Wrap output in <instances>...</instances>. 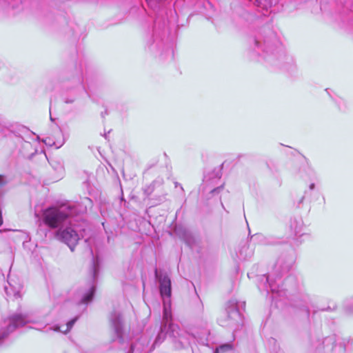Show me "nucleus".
Here are the masks:
<instances>
[{
    "label": "nucleus",
    "instance_id": "obj_13",
    "mask_svg": "<svg viewBox=\"0 0 353 353\" xmlns=\"http://www.w3.org/2000/svg\"><path fill=\"white\" fill-rule=\"evenodd\" d=\"M99 269V261L97 258H94L92 261V276L95 278Z\"/></svg>",
    "mask_w": 353,
    "mask_h": 353
},
{
    "label": "nucleus",
    "instance_id": "obj_2",
    "mask_svg": "<svg viewBox=\"0 0 353 353\" xmlns=\"http://www.w3.org/2000/svg\"><path fill=\"white\" fill-rule=\"evenodd\" d=\"M78 213L77 207L62 205L59 208H49L43 213L44 223L51 228H62L64 225H72V219Z\"/></svg>",
    "mask_w": 353,
    "mask_h": 353
},
{
    "label": "nucleus",
    "instance_id": "obj_17",
    "mask_svg": "<svg viewBox=\"0 0 353 353\" xmlns=\"http://www.w3.org/2000/svg\"><path fill=\"white\" fill-rule=\"evenodd\" d=\"M76 98L73 96H68L64 98V102L65 103H72L75 101Z\"/></svg>",
    "mask_w": 353,
    "mask_h": 353
},
{
    "label": "nucleus",
    "instance_id": "obj_3",
    "mask_svg": "<svg viewBox=\"0 0 353 353\" xmlns=\"http://www.w3.org/2000/svg\"><path fill=\"white\" fill-rule=\"evenodd\" d=\"M254 44L256 52L268 61L274 62L285 56L281 44L273 34L270 37L265 38L263 41L255 40Z\"/></svg>",
    "mask_w": 353,
    "mask_h": 353
},
{
    "label": "nucleus",
    "instance_id": "obj_9",
    "mask_svg": "<svg viewBox=\"0 0 353 353\" xmlns=\"http://www.w3.org/2000/svg\"><path fill=\"white\" fill-rule=\"evenodd\" d=\"M228 304L229 309H244L246 306L244 301H239L236 299L230 300Z\"/></svg>",
    "mask_w": 353,
    "mask_h": 353
},
{
    "label": "nucleus",
    "instance_id": "obj_24",
    "mask_svg": "<svg viewBox=\"0 0 353 353\" xmlns=\"http://www.w3.org/2000/svg\"><path fill=\"white\" fill-rule=\"evenodd\" d=\"M338 99H339V103H341V102H342V101H343V100L341 99V98H339Z\"/></svg>",
    "mask_w": 353,
    "mask_h": 353
},
{
    "label": "nucleus",
    "instance_id": "obj_4",
    "mask_svg": "<svg viewBox=\"0 0 353 353\" xmlns=\"http://www.w3.org/2000/svg\"><path fill=\"white\" fill-rule=\"evenodd\" d=\"M155 276L159 282L160 294L162 297L163 308L170 309L171 307V281L169 276L164 274H159L155 270Z\"/></svg>",
    "mask_w": 353,
    "mask_h": 353
},
{
    "label": "nucleus",
    "instance_id": "obj_11",
    "mask_svg": "<svg viewBox=\"0 0 353 353\" xmlns=\"http://www.w3.org/2000/svg\"><path fill=\"white\" fill-rule=\"evenodd\" d=\"M77 318L76 317V318L70 320V321H68L66 324V328L65 330H61L60 327L56 326L54 328V330L59 331V332H61L63 333H67L71 330V328L72 327L73 325L77 321Z\"/></svg>",
    "mask_w": 353,
    "mask_h": 353
},
{
    "label": "nucleus",
    "instance_id": "obj_6",
    "mask_svg": "<svg viewBox=\"0 0 353 353\" xmlns=\"http://www.w3.org/2000/svg\"><path fill=\"white\" fill-rule=\"evenodd\" d=\"M22 285L17 283L15 281L11 279L8 285L5 286V292L9 300H15L21 296Z\"/></svg>",
    "mask_w": 353,
    "mask_h": 353
},
{
    "label": "nucleus",
    "instance_id": "obj_1",
    "mask_svg": "<svg viewBox=\"0 0 353 353\" xmlns=\"http://www.w3.org/2000/svg\"><path fill=\"white\" fill-rule=\"evenodd\" d=\"M292 265V260L285 263L283 259H279L275 264L273 271L268 276L263 275L261 279L259 288L260 290L263 289L267 292L270 288L272 292V306L275 307H284L290 301L287 296V290L280 288L279 285L276 282L290 271Z\"/></svg>",
    "mask_w": 353,
    "mask_h": 353
},
{
    "label": "nucleus",
    "instance_id": "obj_23",
    "mask_svg": "<svg viewBox=\"0 0 353 353\" xmlns=\"http://www.w3.org/2000/svg\"><path fill=\"white\" fill-rule=\"evenodd\" d=\"M289 279H290V278H288V279H285V285H287V283H288V280H289Z\"/></svg>",
    "mask_w": 353,
    "mask_h": 353
},
{
    "label": "nucleus",
    "instance_id": "obj_12",
    "mask_svg": "<svg viewBox=\"0 0 353 353\" xmlns=\"http://www.w3.org/2000/svg\"><path fill=\"white\" fill-rule=\"evenodd\" d=\"M11 322L12 325H10V327H12L13 328L23 325L25 323V321L20 316L12 318Z\"/></svg>",
    "mask_w": 353,
    "mask_h": 353
},
{
    "label": "nucleus",
    "instance_id": "obj_8",
    "mask_svg": "<svg viewBox=\"0 0 353 353\" xmlns=\"http://www.w3.org/2000/svg\"><path fill=\"white\" fill-rule=\"evenodd\" d=\"M94 292L95 288L92 285L89 288L88 292L83 295H78L75 297L74 301L77 304H87L92 301Z\"/></svg>",
    "mask_w": 353,
    "mask_h": 353
},
{
    "label": "nucleus",
    "instance_id": "obj_25",
    "mask_svg": "<svg viewBox=\"0 0 353 353\" xmlns=\"http://www.w3.org/2000/svg\"><path fill=\"white\" fill-rule=\"evenodd\" d=\"M301 223H301V221H299V228L301 226Z\"/></svg>",
    "mask_w": 353,
    "mask_h": 353
},
{
    "label": "nucleus",
    "instance_id": "obj_16",
    "mask_svg": "<svg viewBox=\"0 0 353 353\" xmlns=\"http://www.w3.org/2000/svg\"><path fill=\"white\" fill-rule=\"evenodd\" d=\"M43 141L46 145H48L50 146L54 145L57 148H59L62 145V143L57 144L55 142H52L49 138L46 139Z\"/></svg>",
    "mask_w": 353,
    "mask_h": 353
},
{
    "label": "nucleus",
    "instance_id": "obj_21",
    "mask_svg": "<svg viewBox=\"0 0 353 353\" xmlns=\"http://www.w3.org/2000/svg\"><path fill=\"white\" fill-rule=\"evenodd\" d=\"M294 230L296 234H298L300 232L299 228L298 229L296 227H295Z\"/></svg>",
    "mask_w": 353,
    "mask_h": 353
},
{
    "label": "nucleus",
    "instance_id": "obj_10",
    "mask_svg": "<svg viewBox=\"0 0 353 353\" xmlns=\"http://www.w3.org/2000/svg\"><path fill=\"white\" fill-rule=\"evenodd\" d=\"M117 338L121 339L122 338V328L120 320L117 319L112 323Z\"/></svg>",
    "mask_w": 353,
    "mask_h": 353
},
{
    "label": "nucleus",
    "instance_id": "obj_18",
    "mask_svg": "<svg viewBox=\"0 0 353 353\" xmlns=\"http://www.w3.org/2000/svg\"><path fill=\"white\" fill-rule=\"evenodd\" d=\"M162 334H163V333L161 332L158 335V336L155 341V343H161L163 340L164 336L161 337Z\"/></svg>",
    "mask_w": 353,
    "mask_h": 353
},
{
    "label": "nucleus",
    "instance_id": "obj_15",
    "mask_svg": "<svg viewBox=\"0 0 353 353\" xmlns=\"http://www.w3.org/2000/svg\"><path fill=\"white\" fill-rule=\"evenodd\" d=\"M179 329L178 325L172 323H169V330L171 332V335L174 337H176V335L174 334V332H176V330Z\"/></svg>",
    "mask_w": 353,
    "mask_h": 353
},
{
    "label": "nucleus",
    "instance_id": "obj_22",
    "mask_svg": "<svg viewBox=\"0 0 353 353\" xmlns=\"http://www.w3.org/2000/svg\"><path fill=\"white\" fill-rule=\"evenodd\" d=\"M178 186H179V184H178L177 183H176V184H175V187L176 188V187H178ZM179 186H180L181 189V190H183L182 186H181V185H179Z\"/></svg>",
    "mask_w": 353,
    "mask_h": 353
},
{
    "label": "nucleus",
    "instance_id": "obj_7",
    "mask_svg": "<svg viewBox=\"0 0 353 353\" xmlns=\"http://www.w3.org/2000/svg\"><path fill=\"white\" fill-rule=\"evenodd\" d=\"M220 179V176L217 174L216 177L212 179L210 176H205L203 179V191H209L211 193H219L222 189L223 185H220L217 188H213L212 184L216 183Z\"/></svg>",
    "mask_w": 353,
    "mask_h": 353
},
{
    "label": "nucleus",
    "instance_id": "obj_19",
    "mask_svg": "<svg viewBox=\"0 0 353 353\" xmlns=\"http://www.w3.org/2000/svg\"><path fill=\"white\" fill-rule=\"evenodd\" d=\"M171 310H164V317L168 318V316H171Z\"/></svg>",
    "mask_w": 353,
    "mask_h": 353
},
{
    "label": "nucleus",
    "instance_id": "obj_5",
    "mask_svg": "<svg viewBox=\"0 0 353 353\" xmlns=\"http://www.w3.org/2000/svg\"><path fill=\"white\" fill-rule=\"evenodd\" d=\"M72 225L73 224L65 229L59 228L56 234L57 239L66 243L72 251L74 250V246L80 239L77 230L72 227Z\"/></svg>",
    "mask_w": 353,
    "mask_h": 353
},
{
    "label": "nucleus",
    "instance_id": "obj_14",
    "mask_svg": "<svg viewBox=\"0 0 353 353\" xmlns=\"http://www.w3.org/2000/svg\"><path fill=\"white\" fill-rule=\"evenodd\" d=\"M233 349V346L231 344H225L218 347L214 353H219V351H228Z\"/></svg>",
    "mask_w": 353,
    "mask_h": 353
},
{
    "label": "nucleus",
    "instance_id": "obj_20",
    "mask_svg": "<svg viewBox=\"0 0 353 353\" xmlns=\"http://www.w3.org/2000/svg\"><path fill=\"white\" fill-rule=\"evenodd\" d=\"M314 187H315L314 183H311L310 185V190H312L314 188Z\"/></svg>",
    "mask_w": 353,
    "mask_h": 353
}]
</instances>
